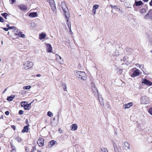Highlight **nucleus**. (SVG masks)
I'll return each mask as SVG.
<instances>
[{
  "label": "nucleus",
  "instance_id": "obj_42",
  "mask_svg": "<svg viewBox=\"0 0 152 152\" xmlns=\"http://www.w3.org/2000/svg\"><path fill=\"white\" fill-rule=\"evenodd\" d=\"M128 58V57H126V56H124L123 58V60L124 61H126V58Z\"/></svg>",
  "mask_w": 152,
  "mask_h": 152
},
{
  "label": "nucleus",
  "instance_id": "obj_39",
  "mask_svg": "<svg viewBox=\"0 0 152 152\" xmlns=\"http://www.w3.org/2000/svg\"><path fill=\"white\" fill-rule=\"evenodd\" d=\"M16 140L19 142H21V139L19 138H17Z\"/></svg>",
  "mask_w": 152,
  "mask_h": 152
},
{
  "label": "nucleus",
  "instance_id": "obj_13",
  "mask_svg": "<svg viewBox=\"0 0 152 152\" xmlns=\"http://www.w3.org/2000/svg\"><path fill=\"white\" fill-rule=\"evenodd\" d=\"M18 7L21 10L26 11L27 9V7L26 6L21 5L18 6Z\"/></svg>",
  "mask_w": 152,
  "mask_h": 152
},
{
  "label": "nucleus",
  "instance_id": "obj_49",
  "mask_svg": "<svg viewBox=\"0 0 152 152\" xmlns=\"http://www.w3.org/2000/svg\"><path fill=\"white\" fill-rule=\"evenodd\" d=\"M110 6H111V7L113 9H115L116 7V6L115 5L113 6L112 5H110Z\"/></svg>",
  "mask_w": 152,
  "mask_h": 152
},
{
  "label": "nucleus",
  "instance_id": "obj_48",
  "mask_svg": "<svg viewBox=\"0 0 152 152\" xmlns=\"http://www.w3.org/2000/svg\"><path fill=\"white\" fill-rule=\"evenodd\" d=\"M11 152H16V150L15 149H13L11 150Z\"/></svg>",
  "mask_w": 152,
  "mask_h": 152
},
{
  "label": "nucleus",
  "instance_id": "obj_9",
  "mask_svg": "<svg viewBox=\"0 0 152 152\" xmlns=\"http://www.w3.org/2000/svg\"><path fill=\"white\" fill-rule=\"evenodd\" d=\"M45 45L47 47V52L48 53L52 52V47L51 46V45L50 44L46 43Z\"/></svg>",
  "mask_w": 152,
  "mask_h": 152
},
{
  "label": "nucleus",
  "instance_id": "obj_15",
  "mask_svg": "<svg viewBox=\"0 0 152 152\" xmlns=\"http://www.w3.org/2000/svg\"><path fill=\"white\" fill-rule=\"evenodd\" d=\"M91 85L92 86V90L94 92L96 93V92H97L98 91L97 90L95 86V85L94 83L93 82L91 83Z\"/></svg>",
  "mask_w": 152,
  "mask_h": 152
},
{
  "label": "nucleus",
  "instance_id": "obj_11",
  "mask_svg": "<svg viewBox=\"0 0 152 152\" xmlns=\"http://www.w3.org/2000/svg\"><path fill=\"white\" fill-rule=\"evenodd\" d=\"M124 147L126 150H128L129 149L130 145L128 142H124Z\"/></svg>",
  "mask_w": 152,
  "mask_h": 152
},
{
  "label": "nucleus",
  "instance_id": "obj_27",
  "mask_svg": "<svg viewBox=\"0 0 152 152\" xmlns=\"http://www.w3.org/2000/svg\"><path fill=\"white\" fill-rule=\"evenodd\" d=\"M117 69L118 70V72L119 74H121L122 73L123 70L122 69L120 68V67H118Z\"/></svg>",
  "mask_w": 152,
  "mask_h": 152
},
{
  "label": "nucleus",
  "instance_id": "obj_18",
  "mask_svg": "<svg viewBox=\"0 0 152 152\" xmlns=\"http://www.w3.org/2000/svg\"><path fill=\"white\" fill-rule=\"evenodd\" d=\"M71 127L72 130L75 131L77 129V126L76 124H73L71 126Z\"/></svg>",
  "mask_w": 152,
  "mask_h": 152
},
{
  "label": "nucleus",
  "instance_id": "obj_55",
  "mask_svg": "<svg viewBox=\"0 0 152 152\" xmlns=\"http://www.w3.org/2000/svg\"><path fill=\"white\" fill-rule=\"evenodd\" d=\"M11 145H12V149H15V147L14 146H13V145H12L11 144Z\"/></svg>",
  "mask_w": 152,
  "mask_h": 152
},
{
  "label": "nucleus",
  "instance_id": "obj_45",
  "mask_svg": "<svg viewBox=\"0 0 152 152\" xmlns=\"http://www.w3.org/2000/svg\"><path fill=\"white\" fill-rule=\"evenodd\" d=\"M113 144L114 148H115V147H117L116 144L115 143L113 142Z\"/></svg>",
  "mask_w": 152,
  "mask_h": 152
},
{
  "label": "nucleus",
  "instance_id": "obj_5",
  "mask_svg": "<svg viewBox=\"0 0 152 152\" xmlns=\"http://www.w3.org/2000/svg\"><path fill=\"white\" fill-rule=\"evenodd\" d=\"M49 3L50 5L52 10L53 11L55 12L56 9L55 6V4L54 0H48Z\"/></svg>",
  "mask_w": 152,
  "mask_h": 152
},
{
  "label": "nucleus",
  "instance_id": "obj_4",
  "mask_svg": "<svg viewBox=\"0 0 152 152\" xmlns=\"http://www.w3.org/2000/svg\"><path fill=\"white\" fill-rule=\"evenodd\" d=\"M145 19H152V9L149 10L144 17Z\"/></svg>",
  "mask_w": 152,
  "mask_h": 152
},
{
  "label": "nucleus",
  "instance_id": "obj_40",
  "mask_svg": "<svg viewBox=\"0 0 152 152\" xmlns=\"http://www.w3.org/2000/svg\"><path fill=\"white\" fill-rule=\"evenodd\" d=\"M5 114L7 115H9V111H6L5 112Z\"/></svg>",
  "mask_w": 152,
  "mask_h": 152
},
{
  "label": "nucleus",
  "instance_id": "obj_37",
  "mask_svg": "<svg viewBox=\"0 0 152 152\" xmlns=\"http://www.w3.org/2000/svg\"><path fill=\"white\" fill-rule=\"evenodd\" d=\"M4 21V19L1 17H0V22H3Z\"/></svg>",
  "mask_w": 152,
  "mask_h": 152
},
{
  "label": "nucleus",
  "instance_id": "obj_28",
  "mask_svg": "<svg viewBox=\"0 0 152 152\" xmlns=\"http://www.w3.org/2000/svg\"><path fill=\"white\" fill-rule=\"evenodd\" d=\"M47 115L50 117H52L53 116V114L52 112L49 111L47 113Z\"/></svg>",
  "mask_w": 152,
  "mask_h": 152
},
{
  "label": "nucleus",
  "instance_id": "obj_3",
  "mask_svg": "<svg viewBox=\"0 0 152 152\" xmlns=\"http://www.w3.org/2000/svg\"><path fill=\"white\" fill-rule=\"evenodd\" d=\"M33 65L34 64L32 62L28 61L23 64V68L25 69H28L32 67Z\"/></svg>",
  "mask_w": 152,
  "mask_h": 152
},
{
  "label": "nucleus",
  "instance_id": "obj_51",
  "mask_svg": "<svg viewBox=\"0 0 152 152\" xmlns=\"http://www.w3.org/2000/svg\"><path fill=\"white\" fill-rule=\"evenodd\" d=\"M143 65H140L139 66V67L141 69L142 68H143Z\"/></svg>",
  "mask_w": 152,
  "mask_h": 152
},
{
  "label": "nucleus",
  "instance_id": "obj_20",
  "mask_svg": "<svg viewBox=\"0 0 152 152\" xmlns=\"http://www.w3.org/2000/svg\"><path fill=\"white\" fill-rule=\"evenodd\" d=\"M15 97V96L14 95H12L9 97L7 98V100L9 101H11Z\"/></svg>",
  "mask_w": 152,
  "mask_h": 152
},
{
  "label": "nucleus",
  "instance_id": "obj_44",
  "mask_svg": "<svg viewBox=\"0 0 152 152\" xmlns=\"http://www.w3.org/2000/svg\"><path fill=\"white\" fill-rule=\"evenodd\" d=\"M99 100L101 105L102 106L103 105H104V102H103L102 101L101 102L100 100V99H99Z\"/></svg>",
  "mask_w": 152,
  "mask_h": 152
},
{
  "label": "nucleus",
  "instance_id": "obj_59",
  "mask_svg": "<svg viewBox=\"0 0 152 152\" xmlns=\"http://www.w3.org/2000/svg\"><path fill=\"white\" fill-rule=\"evenodd\" d=\"M19 30H17V29H16V30L15 31H16V32H17V33H18L19 32Z\"/></svg>",
  "mask_w": 152,
  "mask_h": 152
},
{
  "label": "nucleus",
  "instance_id": "obj_36",
  "mask_svg": "<svg viewBox=\"0 0 152 152\" xmlns=\"http://www.w3.org/2000/svg\"><path fill=\"white\" fill-rule=\"evenodd\" d=\"M23 111L22 110H20L19 111V114L20 115H21L22 114H23Z\"/></svg>",
  "mask_w": 152,
  "mask_h": 152
},
{
  "label": "nucleus",
  "instance_id": "obj_33",
  "mask_svg": "<svg viewBox=\"0 0 152 152\" xmlns=\"http://www.w3.org/2000/svg\"><path fill=\"white\" fill-rule=\"evenodd\" d=\"M30 107L27 105L26 104L25 107V108H24V109L26 110H29V107Z\"/></svg>",
  "mask_w": 152,
  "mask_h": 152
},
{
  "label": "nucleus",
  "instance_id": "obj_24",
  "mask_svg": "<svg viewBox=\"0 0 152 152\" xmlns=\"http://www.w3.org/2000/svg\"><path fill=\"white\" fill-rule=\"evenodd\" d=\"M107 150L104 148L102 147V148L101 149V151L100 152H108Z\"/></svg>",
  "mask_w": 152,
  "mask_h": 152
},
{
  "label": "nucleus",
  "instance_id": "obj_22",
  "mask_svg": "<svg viewBox=\"0 0 152 152\" xmlns=\"http://www.w3.org/2000/svg\"><path fill=\"white\" fill-rule=\"evenodd\" d=\"M1 15L6 19H7V16L9 15L6 12L1 13Z\"/></svg>",
  "mask_w": 152,
  "mask_h": 152
},
{
  "label": "nucleus",
  "instance_id": "obj_61",
  "mask_svg": "<svg viewBox=\"0 0 152 152\" xmlns=\"http://www.w3.org/2000/svg\"><path fill=\"white\" fill-rule=\"evenodd\" d=\"M2 137V134L0 133V137L1 138Z\"/></svg>",
  "mask_w": 152,
  "mask_h": 152
},
{
  "label": "nucleus",
  "instance_id": "obj_38",
  "mask_svg": "<svg viewBox=\"0 0 152 152\" xmlns=\"http://www.w3.org/2000/svg\"><path fill=\"white\" fill-rule=\"evenodd\" d=\"M11 4H13L15 1V0H9Z\"/></svg>",
  "mask_w": 152,
  "mask_h": 152
},
{
  "label": "nucleus",
  "instance_id": "obj_30",
  "mask_svg": "<svg viewBox=\"0 0 152 152\" xmlns=\"http://www.w3.org/2000/svg\"><path fill=\"white\" fill-rule=\"evenodd\" d=\"M9 29H13L15 31L17 28L15 26H10L9 27Z\"/></svg>",
  "mask_w": 152,
  "mask_h": 152
},
{
  "label": "nucleus",
  "instance_id": "obj_63",
  "mask_svg": "<svg viewBox=\"0 0 152 152\" xmlns=\"http://www.w3.org/2000/svg\"><path fill=\"white\" fill-rule=\"evenodd\" d=\"M3 41H1V44H3Z\"/></svg>",
  "mask_w": 152,
  "mask_h": 152
},
{
  "label": "nucleus",
  "instance_id": "obj_58",
  "mask_svg": "<svg viewBox=\"0 0 152 152\" xmlns=\"http://www.w3.org/2000/svg\"><path fill=\"white\" fill-rule=\"evenodd\" d=\"M25 151H26V152H28L27 148V147H26V148Z\"/></svg>",
  "mask_w": 152,
  "mask_h": 152
},
{
  "label": "nucleus",
  "instance_id": "obj_52",
  "mask_svg": "<svg viewBox=\"0 0 152 152\" xmlns=\"http://www.w3.org/2000/svg\"><path fill=\"white\" fill-rule=\"evenodd\" d=\"M36 76L37 77H39L41 76V75L39 74H37L36 75Z\"/></svg>",
  "mask_w": 152,
  "mask_h": 152
},
{
  "label": "nucleus",
  "instance_id": "obj_7",
  "mask_svg": "<svg viewBox=\"0 0 152 152\" xmlns=\"http://www.w3.org/2000/svg\"><path fill=\"white\" fill-rule=\"evenodd\" d=\"M44 140L42 137H40L37 141V143L40 147H42L44 145Z\"/></svg>",
  "mask_w": 152,
  "mask_h": 152
},
{
  "label": "nucleus",
  "instance_id": "obj_21",
  "mask_svg": "<svg viewBox=\"0 0 152 152\" xmlns=\"http://www.w3.org/2000/svg\"><path fill=\"white\" fill-rule=\"evenodd\" d=\"M56 57L57 58H58V56L59 58L61 60L60 61H59L60 63V64H62L63 63V59L62 58H61V57L59 56V55H58L57 54H56Z\"/></svg>",
  "mask_w": 152,
  "mask_h": 152
},
{
  "label": "nucleus",
  "instance_id": "obj_56",
  "mask_svg": "<svg viewBox=\"0 0 152 152\" xmlns=\"http://www.w3.org/2000/svg\"><path fill=\"white\" fill-rule=\"evenodd\" d=\"M118 149V148L117 147H116L115 148H114V150H116Z\"/></svg>",
  "mask_w": 152,
  "mask_h": 152
},
{
  "label": "nucleus",
  "instance_id": "obj_29",
  "mask_svg": "<svg viewBox=\"0 0 152 152\" xmlns=\"http://www.w3.org/2000/svg\"><path fill=\"white\" fill-rule=\"evenodd\" d=\"M62 86L63 87V89L64 91H66V86L65 84H63L62 85Z\"/></svg>",
  "mask_w": 152,
  "mask_h": 152
},
{
  "label": "nucleus",
  "instance_id": "obj_8",
  "mask_svg": "<svg viewBox=\"0 0 152 152\" xmlns=\"http://www.w3.org/2000/svg\"><path fill=\"white\" fill-rule=\"evenodd\" d=\"M142 83H143L148 86H150L152 85V82L149 81L146 79H144L142 82Z\"/></svg>",
  "mask_w": 152,
  "mask_h": 152
},
{
  "label": "nucleus",
  "instance_id": "obj_54",
  "mask_svg": "<svg viewBox=\"0 0 152 152\" xmlns=\"http://www.w3.org/2000/svg\"><path fill=\"white\" fill-rule=\"evenodd\" d=\"M115 152H119L118 149L114 150Z\"/></svg>",
  "mask_w": 152,
  "mask_h": 152
},
{
  "label": "nucleus",
  "instance_id": "obj_46",
  "mask_svg": "<svg viewBox=\"0 0 152 152\" xmlns=\"http://www.w3.org/2000/svg\"><path fill=\"white\" fill-rule=\"evenodd\" d=\"M96 10L93 9V12L94 15L96 13Z\"/></svg>",
  "mask_w": 152,
  "mask_h": 152
},
{
  "label": "nucleus",
  "instance_id": "obj_14",
  "mask_svg": "<svg viewBox=\"0 0 152 152\" xmlns=\"http://www.w3.org/2000/svg\"><path fill=\"white\" fill-rule=\"evenodd\" d=\"M15 34L17 35H18L19 37H22L23 38H24L26 37V36L25 34H23V32H19L18 33H16Z\"/></svg>",
  "mask_w": 152,
  "mask_h": 152
},
{
  "label": "nucleus",
  "instance_id": "obj_31",
  "mask_svg": "<svg viewBox=\"0 0 152 152\" xmlns=\"http://www.w3.org/2000/svg\"><path fill=\"white\" fill-rule=\"evenodd\" d=\"M26 102H21V105L22 107H23L25 108V107L26 104H25V103Z\"/></svg>",
  "mask_w": 152,
  "mask_h": 152
},
{
  "label": "nucleus",
  "instance_id": "obj_6",
  "mask_svg": "<svg viewBox=\"0 0 152 152\" xmlns=\"http://www.w3.org/2000/svg\"><path fill=\"white\" fill-rule=\"evenodd\" d=\"M141 73L140 70L137 69L135 70L133 72V73L131 74V77H134L139 75Z\"/></svg>",
  "mask_w": 152,
  "mask_h": 152
},
{
  "label": "nucleus",
  "instance_id": "obj_53",
  "mask_svg": "<svg viewBox=\"0 0 152 152\" xmlns=\"http://www.w3.org/2000/svg\"><path fill=\"white\" fill-rule=\"evenodd\" d=\"M149 4L151 6H152V0H151V1L150 2Z\"/></svg>",
  "mask_w": 152,
  "mask_h": 152
},
{
  "label": "nucleus",
  "instance_id": "obj_2",
  "mask_svg": "<svg viewBox=\"0 0 152 152\" xmlns=\"http://www.w3.org/2000/svg\"><path fill=\"white\" fill-rule=\"evenodd\" d=\"M85 75L86 74L84 72L80 71H77L76 74V75L77 77L84 80H86V79Z\"/></svg>",
  "mask_w": 152,
  "mask_h": 152
},
{
  "label": "nucleus",
  "instance_id": "obj_23",
  "mask_svg": "<svg viewBox=\"0 0 152 152\" xmlns=\"http://www.w3.org/2000/svg\"><path fill=\"white\" fill-rule=\"evenodd\" d=\"M139 12L141 13L144 14L146 12V10L145 8H143L140 10Z\"/></svg>",
  "mask_w": 152,
  "mask_h": 152
},
{
  "label": "nucleus",
  "instance_id": "obj_35",
  "mask_svg": "<svg viewBox=\"0 0 152 152\" xmlns=\"http://www.w3.org/2000/svg\"><path fill=\"white\" fill-rule=\"evenodd\" d=\"M149 113L152 115V108L150 109L148 111Z\"/></svg>",
  "mask_w": 152,
  "mask_h": 152
},
{
  "label": "nucleus",
  "instance_id": "obj_64",
  "mask_svg": "<svg viewBox=\"0 0 152 152\" xmlns=\"http://www.w3.org/2000/svg\"><path fill=\"white\" fill-rule=\"evenodd\" d=\"M37 152H41L40 151H38Z\"/></svg>",
  "mask_w": 152,
  "mask_h": 152
},
{
  "label": "nucleus",
  "instance_id": "obj_16",
  "mask_svg": "<svg viewBox=\"0 0 152 152\" xmlns=\"http://www.w3.org/2000/svg\"><path fill=\"white\" fill-rule=\"evenodd\" d=\"M30 17L34 18L37 16V12L30 13L29 14Z\"/></svg>",
  "mask_w": 152,
  "mask_h": 152
},
{
  "label": "nucleus",
  "instance_id": "obj_34",
  "mask_svg": "<svg viewBox=\"0 0 152 152\" xmlns=\"http://www.w3.org/2000/svg\"><path fill=\"white\" fill-rule=\"evenodd\" d=\"M36 149L35 146H33L32 147V149H31V151L30 152H33L35 151Z\"/></svg>",
  "mask_w": 152,
  "mask_h": 152
},
{
  "label": "nucleus",
  "instance_id": "obj_43",
  "mask_svg": "<svg viewBox=\"0 0 152 152\" xmlns=\"http://www.w3.org/2000/svg\"><path fill=\"white\" fill-rule=\"evenodd\" d=\"M3 29L4 30L7 31L8 30L9 28H3Z\"/></svg>",
  "mask_w": 152,
  "mask_h": 152
},
{
  "label": "nucleus",
  "instance_id": "obj_26",
  "mask_svg": "<svg viewBox=\"0 0 152 152\" xmlns=\"http://www.w3.org/2000/svg\"><path fill=\"white\" fill-rule=\"evenodd\" d=\"M56 142L54 140H52L49 142V143L51 146H52L55 144V143Z\"/></svg>",
  "mask_w": 152,
  "mask_h": 152
},
{
  "label": "nucleus",
  "instance_id": "obj_12",
  "mask_svg": "<svg viewBox=\"0 0 152 152\" xmlns=\"http://www.w3.org/2000/svg\"><path fill=\"white\" fill-rule=\"evenodd\" d=\"M29 126V125H27L25 126L24 127L23 129L22 130V132L25 133L27 132L28 131V127Z\"/></svg>",
  "mask_w": 152,
  "mask_h": 152
},
{
  "label": "nucleus",
  "instance_id": "obj_62",
  "mask_svg": "<svg viewBox=\"0 0 152 152\" xmlns=\"http://www.w3.org/2000/svg\"><path fill=\"white\" fill-rule=\"evenodd\" d=\"M6 26H7V27H8V28H9V27H10V26H9V25L8 24H7V25Z\"/></svg>",
  "mask_w": 152,
  "mask_h": 152
},
{
  "label": "nucleus",
  "instance_id": "obj_47",
  "mask_svg": "<svg viewBox=\"0 0 152 152\" xmlns=\"http://www.w3.org/2000/svg\"><path fill=\"white\" fill-rule=\"evenodd\" d=\"M25 122L26 124L27 125H29L28 123V121L27 119H26V121H25Z\"/></svg>",
  "mask_w": 152,
  "mask_h": 152
},
{
  "label": "nucleus",
  "instance_id": "obj_19",
  "mask_svg": "<svg viewBox=\"0 0 152 152\" xmlns=\"http://www.w3.org/2000/svg\"><path fill=\"white\" fill-rule=\"evenodd\" d=\"M133 105L132 102H130L127 104H125V109L128 108H130Z\"/></svg>",
  "mask_w": 152,
  "mask_h": 152
},
{
  "label": "nucleus",
  "instance_id": "obj_17",
  "mask_svg": "<svg viewBox=\"0 0 152 152\" xmlns=\"http://www.w3.org/2000/svg\"><path fill=\"white\" fill-rule=\"evenodd\" d=\"M46 34L43 33H41L39 35V39H42L46 37Z\"/></svg>",
  "mask_w": 152,
  "mask_h": 152
},
{
  "label": "nucleus",
  "instance_id": "obj_32",
  "mask_svg": "<svg viewBox=\"0 0 152 152\" xmlns=\"http://www.w3.org/2000/svg\"><path fill=\"white\" fill-rule=\"evenodd\" d=\"M99 7V5L98 4H95L94 5L93 9L96 10Z\"/></svg>",
  "mask_w": 152,
  "mask_h": 152
},
{
  "label": "nucleus",
  "instance_id": "obj_60",
  "mask_svg": "<svg viewBox=\"0 0 152 152\" xmlns=\"http://www.w3.org/2000/svg\"><path fill=\"white\" fill-rule=\"evenodd\" d=\"M69 30L70 31V33L71 34H72V31H71V29H69Z\"/></svg>",
  "mask_w": 152,
  "mask_h": 152
},
{
  "label": "nucleus",
  "instance_id": "obj_41",
  "mask_svg": "<svg viewBox=\"0 0 152 152\" xmlns=\"http://www.w3.org/2000/svg\"><path fill=\"white\" fill-rule=\"evenodd\" d=\"M11 127V128H12V129H13L14 130H15L16 126H15L12 125Z\"/></svg>",
  "mask_w": 152,
  "mask_h": 152
},
{
  "label": "nucleus",
  "instance_id": "obj_50",
  "mask_svg": "<svg viewBox=\"0 0 152 152\" xmlns=\"http://www.w3.org/2000/svg\"><path fill=\"white\" fill-rule=\"evenodd\" d=\"M32 103V102H30V103L29 104H27V105H28V106H29V107H30L31 105V104Z\"/></svg>",
  "mask_w": 152,
  "mask_h": 152
},
{
  "label": "nucleus",
  "instance_id": "obj_10",
  "mask_svg": "<svg viewBox=\"0 0 152 152\" xmlns=\"http://www.w3.org/2000/svg\"><path fill=\"white\" fill-rule=\"evenodd\" d=\"M143 4V2L141 1H135L133 5V7H134L135 6H141Z\"/></svg>",
  "mask_w": 152,
  "mask_h": 152
},
{
  "label": "nucleus",
  "instance_id": "obj_25",
  "mask_svg": "<svg viewBox=\"0 0 152 152\" xmlns=\"http://www.w3.org/2000/svg\"><path fill=\"white\" fill-rule=\"evenodd\" d=\"M31 86L29 85V86H23V88L24 89L28 90V89H29L30 88H31Z\"/></svg>",
  "mask_w": 152,
  "mask_h": 152
},
{
  "label": "nucleus",
  "instance_id": "obj_1",
  "mask_svg": "<svg viewBox=\"0 0 152 152\" xmlns=\"http://www.w3.org/2000/svg\"><path fill=\"white\" fill-rule=\"evenodd\" d=\"M61 7L64 12V15L66 19V23L69 28L71 30V23L70 22H69V19L70 18V14L68 11V9L66 6V3L64 2H61Z\"/></svg>",
  "mask_w": 152,
  "mask_h": 152
},
{
  "label": "nucleus",
  "instance_id": "obj_57",
  "mask_svg": "<svg viewBox=\"0 0 152 152\" xmlns=\"http://www.w3.org/2000/svg\"><path fill=\"white\" fill-rule=\"evenodd\" d=\"M145 2H147L148 0H142Z\"/></svg>",
  "mask_w": 152,
  "mask_h": 152
}]
</instances>
